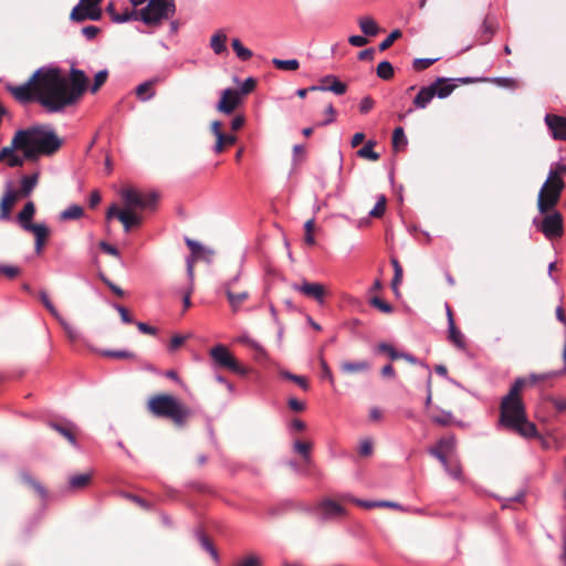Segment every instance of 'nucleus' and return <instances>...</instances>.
I'll return each mask as SVG.
<instances>
[{
    "label": "nucleus",
    "instance_id": "b1692460",
    "mask_svg": "<svg viewBox=\"0 0 566 566\" xmlns=\"http://www.w3.org/2000/svg\"><path fill=\"white\" fill-rule=\"evenodd\" d=\"M159 82V77H154L139 84L135 90L136 96L143 102L149 101L155 96V91L153 90V86Z\"/></svg>",
    "mask_w": 566,
    "mask_h": 566
},
{
    "label": "nucleus",
    "instance_id": "e433bc0d",
    "mask_svg": "<svg viewBox=\"0 0 566 566\" xmlns=\"http://www.w3.org/2000/svg\"><path fill=\"white\" fill-rule=\"evenodd\" d=\"M376 145L375 140H368L358 151L357 156L360 158L369 159L376 161L379 159L380 155L374 151V147Z\"/></svg>",
    "mask_w": 566,
    "mask_h": 566
},
{
    "label": "nucleus",
    "instance_id": "49530a36",
    "mask_svg": "<svg viewBox=\"0 0 566 566\" xmlns=\"http://www.w3.org/2000/svg\"><path fill=\"white\" fill-rule=\"evenodd\" d=\"M318 360H319V365H321V369H322V378L327 379L333 385L334 377H333L332 370H331L327 361L324 358V349L323 348H321V350L318 353Z\"/></svg>",
    "mask_w": 566,
    "mask_h": 566
},
{
    "label": "nucleus",
    "instance_id": "423d86ee",
    "mask_svg": "<svg viewBox=\"0 0 566 566\" xmlns=\"http://www.w3.org/2000/svg\"><path fill=\"white\" fill-rule=\"evenodd\" d=\"M565 182L562 178H555V172L548 174L537 197V209L545 214L554 209L560 200Z\"/></svg>",
    "mask_w": 566,
    "mask_h": 566
},
{
    "label": "nucleus",
    "instance_id": "0e129e2a",
    "mask_svg": "<svg viewBox=\"0 0 566 566\" xmlns=\"http://www.w3.org/2000/svg\"><path fill=\"white\" fill-rule=\"evenodd\" d=\"M24 160H27V158H24V155L19 156L15 154V150H12L11 155H9L7 158V165L11 168L22 167Z\"/></svg>",
    "mask_w": 566,
    "mask_h": 566
},
{
    "label": "nucleus",
    "instance_id": "39448f33",
    "mask_svg": "<svg viewBox=\"0 0 566 566\" xmlns=\"http://www.w3.org/2000/svg\"><path fill=\"white\" fill-rule=\"evenodd\" d=\"M147 409L154 417L169 419L177 427H185L192 416L188 406L169 394L153 396L147 402Z\"/></svg>",
    "mask_w": 566,
    "mask_h": 566
},
{
    "label": "nucleus",
    "instance_id": "9b49d317",
    "mask_svg": "<svg viewBox=\"0 0 566 566\" xmlns=\"http://www.w3.org/2000/svg\"><path fill=\"white\" fill-rule=\"evenodd\" d=\"M102 15L99 2L78 3L72 9L70 19L74 22H84L85 20L99 21Z\"/></svg>",
    "mask_w": 566,
    "mask_h": 566
},
{
    "label": "nucleus",
    "instance_id": "f257e3e1",
    "mask_svg": "<svg viewBox=\"0 0 566 566\" xmlns=\"http://www.w3.org/2000/svg\"><path fill=\"white\" fill-rule=\"evenodd\" d=\"M4 90L21 105L36 102L49 113H60L82 98L88 90V77L74 66L65 77L60 67L45 65L22 84L4 83Z\"/></svg>",
    "mask_w": 566,
    "mask_h": 566
},
{
    "label": "nucleus",
    "instance_id": "bf43d9fd",
    "mask_svg": "<svg viewBox=\"0 0 566 566\" xmlns=\"http://www.w3.org/2000/svg\"><path fill=\"white\" fill-rule=\"evenodd\" d=\"M438 59H415L412 62V67L415 71H423L430 67Z\"/></svg>",
    "mask_w": 566,
    "mask_h": 566
},
{
    "label": "nucleus",
    "instance_id": "aec40b11",
    "mask_svg": "<svg viewBox=\"0 0 566 566\" xmlns=\"http://www.w3.org/2000/svg\"><path fill=\"white\" fill-rule=\"evenodd\" d=\"M237 280L238 277H234L233 280L224 284V293L233 312L239 311L243 302H245L249 297V293L245 291L240 293H235L232 291V283L235 282Z\"/></svg>",
    "mask_w": 566,
    "mask_h": 566
},
{
    "label": "nucleus",
    "instance_id": "79ce46f5",
    "mask_svg": "<svg viewBox=\"0 0 566 566\" xmlns=\"http://www.w3.org/2000/svg\"><path fill=\"white\" fill-rule=\"evenodd\" d=\"M231 45H232V49L235 52L237 56L240 60L248 61L249 59L252 57V55H253L252 51L244 48L239 39H233Z\"/></svg>",
    "mask_w": 566,
    "mask_h": 566
},
{
    "label": "nucleus",
    "instance_id": "cd10ccee",
    "mask_svg": "<svg viewBox=\"0 0 566 566\" xmlns=\"http://www.w3.org/2000/svg\"><path fill=\"white\" fill-rule=\"evenodd\" d=\"M39 180V172H34L31 176H24L21 179V188L18 191V196L28 197L35 188Z\"/></svg>",
    "mask_w": 566,
    "mask_h": 566
},
{
    "label": "nucleus",
    "instance_id": "052dcab7",
    "mask_svg": "<svg viewBox=\"0 0 566 566\" xmlns=\"http://www.w3.org/2000/svg\"><path fill=\"white\" fill-rule=\"evenodd\" d=\"M12 150H20V145L18 143V139L15 138V135L13 136L11 140V145L3 147L0 150V161L7 160L8 156L11 155Z\"/></svg>",
    "mask_w": 566,
    "mask_h": 566
},
{
    "label": "nucleus",
    "instance_id": "69168bd1",
    "mask_svg": "<svg viewBox=\"0 0 566 566\" xmlns=\"http://www.w3.org/2000/svg\"><path fill=\"white\" fill-rule=\"evenodd\" d=\"M256 85V81L253 77H248L240 86V96L251 93Z\"/></svg>",
    "mask_w": 566,
    "mask_h": 566
},
{
    "label": "nucleus",
    "instance_id": "9d476101",
    "mask_svg": "<svg viewBox=\"0 0 566 566\" xmlns=\"http://www.w3.org/2000/svg\"><path fill=\"white\" fill-rule=\"evenodd\" d=\"M305 511L312 513L322 522L336 518L346 513V510L340 504L331 499H324L317 505L306 507Z\"/></svg>",
    "mask_w": 566,
    "mask_h": 566
},
{
    "label": "nucleus",
    "instance_id": "c85d7f7f",
    "mask_svg": "<svg viewBox=\"0 0 566 566\" xmlns=\"http://www.w3.org/2000/svg\"><path fill=\"white\" fill-rule=\"evenodd\" d=\"M359 28L366 36H375L379 32V27L371 17H361L358 20Z\"/></svg>",
    "mask_w": 566,
    "mask_h": 566
},
{
    "label": "nucleus",
    "instance_id": "a19ab883",
    "mask_svg": "<svg viewBox=\"0 0 566 566\" xmlns=\"http://www.w3.org/2000/svg\"><path fill=\"white\" fill-rule=\"evenodd\" d=\"M272 64L282 71H296L300 67V62L296 59L291 60H281V59H273Z\"/></svg>",
    "mask_w": 566,
    "mask_h": 566
},
{
    "label": "nucleus",
    "instance_id": "f03ea898",
    "mask_svg": "<svg viewBox=\"0 0 566 566\" xmlns=\"http://www.w3.org/2000/svg\"><path fill=\"white\" fill-rule=\"evenodd\" d=\"M539 379H546V375L532 374L528 379L516 378L500 403V424L524 438H536L538 432L535 423L527 419L521 392L526 384L534 385Z\"/></svg>",
    "mask_w": 566,
    "mask_h": 566
},
{
    "label": "nucleus",
    "instance_id": "ddd939ff",
    "mask_svg": "<svg viewBox=\"0 0 566 566\" xmlns=\"http://www.w3.org/2000/svg\"><path fill=\"white\" fill-rule=\"evenodd\" d=\"M292 289L315 300L319 305H323L325 302L326 289L322 283L303 281L301 284L294 283Z\"/></svg>",
    "mask_w": 566,
    "mask_h": 566
},
{
    "label": "nucleus",
    "instance_id": "5fc2aeb1",
    "mask_svg": "<svg viewBox=\"0 0 566 566\" xmlns=\"http://www.w3.org/2000/svg\"><path fill=\"white\" fill-rule=\"evenodd\" d=\"M401 35H402V33L398 29L390 32V34L384 41L380 42L379 51H386L387 49H389L394 44V42L397 39H399Z\"/></svg>",
    "mask_w": 566,
    "mask_h": 566
},
{
    "label": "nucleus",
    "instance_id": "f3484780",
    "mask_svg": "<svg viewBox=\"0 0 566 566\" xmlns=\"http://www.w3.org/2000/svg\"><path fill=\"white\" fill-rule=\"evenodd\" d=\"M460 83L462 84H472L478 82H492L499 86L507 87V88H516L518 86V83L513 77H493V78H485V77H459Z\"/></svg>",
    "mask_w": 566,
    "mask_h": 566
},
{
    "label": "nucleus",
    "instance_id": "4be33fe9",
    "mask_svg": "<svg viewBox=\"0 0 566 566\" xmlns=\"http://www.w3.org/2000/svg\"><path fill=\"white\" fill-rule=\"evenodd\" d=\"M434 97V86L428 85L419 90L413 98V106L416 108H426Z\"/></svg>",
    "mask_w": 566,
    "mask_h": 566
},
{
    "label": "nucleus",
    "instance_id": "e2e57ef3",
    "mask_svg": "<svg viewBox=\"0 0 566 566\" xmlns=\"http://www.w3.org/2000/svg\"><path fill=\"white\" fill-rule=\"evenodd\" d=\"M0 273L9 279H14L21 273V270L14 265L0 264Z\"/></svg>",
    "mask_w": 566,
    "mask_h": 566
},
{
    "label": "nucleus",
    "instance_id": "72a5a7b5",
    "mask_svg": "<svg viewBox=\"0 0 566 566\" xmlns=\"http://www.w3.org/2000/svg\"><path fill=\"white\" fill-rule=\"evenodd\" d=\"M430 419L433 423L441 427H448L455 423L452 412L446 410H440L438 413H432Z\"/></svg>",
    "mask_w": 566,
    "mask_h": 566
},
{
    "label": "nucleus",
    "instance_id": "c03bdc74",
    "mask_svg": "<svg viewBox=\"0 0 566 566\" xmlns=\"http://www.w3.org/2000/svg\"><path fill=\"white\" fill-rule=\"evenodd\" d=\"M280 375L284 379H287V380H291V381L297 384L305 391L308 390V388H310L308 381L304 376H298V375L292 374L287 370L281 371Z\"/></svg>",
    "mask_w": 566,
    "mask_h": 566
},
{
    "label": "nucleus",
    "instance_id": "09e8293b",
    "mask_svg": "<svg viewBox=\"0 0 566 566\" xmlns=\"http://www.w3.org/2000/svg\"><path fill=\"white\" fill-rule=\"evenodd\" d=\"M235 566H263V560L256 554H248Z\"/></svg>",
    "mask_w": 566,
    "mask_h": 566
},
{
    "label": "nucleus",
    "instance_id": "680f3d73",
    "mask_svg": "<svg viewBox=\"0 0 566 566\" xmlns=\"http://www.w3.org/2000/svg\"><path fill=\"white\" fill-rule=\"evenodd\" d=\"M192 292H193L192 283L188 284L187 287L180 290V294L182 295L184 311L188 310L191 306Z\"/></svg>",
    "mask_w": 566,
    "mask_h": 566
},
{
    "label": "nucleus",
    "instance_id": "338daca9",
    "mask_svg": "<svg viewBox=\"0 0 566 566\" xmlns=\"http://www.w3.org/2000/svg\"><path fill=\"white\" fill-rule=\"evenodd\" d=\"M98 247H99V249H101L103 252H105V253H107V254H109V255H113V256L119 258V251H118V249H117L116 247H114V245L109 244L108 242H106V241H101V242L98 243Z\"/></svg>",
    "mask_w": 566,
    "mask_h": 566
},
{
    "label": "nucleus",
    "instance_id": "774afa93",
    "mask_svg": "<svg viewBox=\"0 0 566 566\" xmlns=\"http://www.w3.org/2000/svg\"><path fill=\"white\" fill-rule=\"evenodd\" d=\"M101 29L98 27H95V25H86L82 29V34L87 39V40H93L96 38V35L99 33Z\"/></svg>",
    "mask_w": 566,
    "mask_h": 566
},
{
    "label": "nucleus",
    "instance_id": "7ed1b4c3",
    "mask_svg": "<svg viewBox=\"0 0 566 566\" xmlns=\"http://www.w3.org/2000/svg\"><path fill=\"white\" fill-rule=\"evenodd\" d=\"M15 138L24 158L29 161H36L41 156H52L62 146V139L56 133L44 125H34L15 132Z\"/></svg>",
    "mask_w": 566,
    "mask_h": 566
},
{
    "label": "nucleus",
    "instance_id": "ea45409f",
    "mask_svg": "<svg viewBox=\"0 0 566 566\" xmlns=\"http://www.w3.org/2000/svg\"><path fill=\"white\" fill-rule=\"evenodd\" d=\"M377 76L381 80L388 81L394 77V66L388 61H381L376 69Z\"/></svg>",
    "mask_w": 566,
    "mask_h": 566
},
{
    "label": "nucleus",
    "instance_id": "4d7b16f0",
    "mask_svg": "<svg viewBox=\"0 0 566 566\" xmlns=\"http://www.w3.org/2000/svg\"><path fill=\"white\" fill-rule=\"evenodd\" d=\"M103 356L116 359H132L135 357L134 353L128 350H104Z\"/></svg>",
    "mask_w": 566,
    "mask_h": 566
},
{
    "label": "nucleus",
    "instance_id": "393cba45",
    "mask_svg": "<svg viewBox=\"0 0 566 566\" xmlns=\"http://www.w3.org/2000/svg\"><path fill=\"white\" fill-rule=\"evenodd\" d=\"M35 214V205L32 201H28L23 209L18 213L17 221L20 227L24 230L25 227L33 224L32 219Z\"/></svg>",
    "mask_w": 566,
    "mask_h": 566
},
{
    "label": "nucleus",
    "instance_id": "6e6d98bb",
    "mask_svg": "<svg viewBox=\"0 0 566 566\" xmlns=\"http://www.w3.org/2000/svg\"><path fill=\"white\" fill-rule=\"evenodd\" d=\"M378 350L387 354L392 360L399 359L400 356H402V352H398L397 349L394 348V346L387 343H380L378 345Z\"/></svg>",
    "mask_w": 566,
    "mask_h": 566
},
{
    "label": "nucleus",
    "instance_id": "20e7f679",
    "mask_svg": "<svg viewBox=\"0 0 566 566\" xmlns=\"http://www.w3.org/2000/svg\"><path fill=\"white\" fill-rule=\"evenodd\" d=\"M126 210L117 214V219L123 223L126 232L132 227H139L143 222L142 216L132 211L139 208L144 210H155L159 200V195L155 191L142 193L133 188H125L120 191Z\"/></svg>",
    "mask_w": 566,
    "mask_h": 566
},
{
    "label": "nucleus",
    "instance_id": "a878e982",
    "mask_svg": "<svg viewBox=\"0 0 566 566\" xmlns=\"http://www.w3.org/2000/svg\"><path fill=\"white\" fill-rule=\"evenodd\" d=\"M21 480L23 483L32 488L42 500H45L48 497L46 489L39 481H36L29 472H21Z\"/></svg>",
    "mask_w": 566,
    "mask_h": 566
},
{
    "label": "nucleus",
    "instance_id": "0eeeda50",
    "mask_svg": "<svg viewBox=\"0 0 566 566\" xmlns=\"http://www.w3.org/2000/svg\"><path fill=\"white\" fill-rule=\"evenodd\" d=\"M176 13L175 0H148L142 9L143 22L148 27H159Z\"/></svg>",
    "mask_w": 566,
    "mask_h": 566
},
{
    "label": "nucleus",
    "instance_id": "4c0bfd02",
    "mask_svg": "<svg viewBox=\"0 0 566 566\" xmlns=\"http://www.w3.org/2000/svg\"><path fill=\"white\" fill-rule=\"evenodd\" d=\"M293 450H294V452L300 454L306 463L311 462L312 443L296 440L293 443Z\"/></svg>",
    "mask_w": 566,
    "mask_h": 566
},
{
    "label": "nucleus",
    "instance_id": "2eb2a0df",
    "mask_svg": "<svg viewBox=\"0 0 566 566\" xmlns=\"http://www.w3.org/2000/svg\"><path fill=\"white\" fill-rule=\"evenodd\" d=\"M48 426L64 437L72 446L77 447V440L74 434L75 424L66 419L61 421H49Z\"/></svg>",
    "mask_w": 566,
    "mask_h": 566
},
{
    "label": "nucleus",
    "instance_id": "dca6fc26",
    "mask_svg": "<svg viewBox=\"0 0 566 566\" xmlns=\"http://www.w3.org/2000/svg\"><path fill=\"white\" fill-rule=\"evenodd\" d=\"M18 198V191L11 188V184H7V190L0 201V220H9L11 209Z\"/></svg>",
    "mask_w": 566,
    "mask_h": 566
},
{
    "label": "nucleus",
    "instance_id": "5701e85b",
    "mask_svg": "<svg viewBox=\"0 0 566 566\" xmlns=\"http://www.w3.org/2000/svg\"><path fill=\"white\" fill-rule=\"evenodd\" d=\"M340 371L345 375H353L359 373H367L370 369V364L367 360L349 361L345 360L339 366Z\"/></svg>",
    "mask_w": 566,
    "mask_h": 566
},
{
    "label": "nucleus",
    "instance_id": "37998d69",
    "mask_svg": "<svg viewBox=\"0 0 566 566\" xmlns=\"http://www.w3.org/2000/svg\"><path fill=\"white\" fill-rule=\"evenodd\" d=\"M107 78H108V71L106 69L98 71L94 76V82H93L92 86H88L90 92L92 94H95L105 84Z\"/></svg>",
    "mask_w": 566,
    "mask_h": 566
},
{
    "label": "nucleus",
    "instance_id": "6e6552de",
    "mask_svg": "<svg viewBox=\"0 0 566 566\" xmlns=\"http://www.w3.org/2000/svg\"><path fill=\"white\" fill-rule=\"evenodd\" d=\"M209 354L216 368H224L241 376L247 374V369L240 365L224 345H216Z\"/></svg>",
    "mask_w": 566,
    "mask_h": 566
},
{
    "label": "nucleus",
    "instance_id": "f704fd0d",
    "mask_svg": "<svg viewBox=\"0 0 566 566\" xmlns=\"http://www.w3.org/2000/svg\"><path fill=\"white\" fill-rule=\"evenodd\" d=\"M408 144L405 130L402 127H396L392 133V148L396 151L403 150Z\"/></svg>",
    "mask_w": 566,
    "mask_h": 566
},
{
    "label": "nucleus",
    "instance_id": "6ab92c4d",
    "mask_svg": "<svg viewBox=\"0 0 566 566\" xmlns=\"http://www.w3.org/2000/svg\"><path fill=\"white\" fill-rule=\"evenodd\" d=\"M24 231L32 232L35 237V252L40 254L43 250L44 243L50 235V229L44 223H33L25 227Z\"/></svg>",
    "mask_w": 566,
    "mask_h": 566
},
{
    "label": "nucleus",
    "instance_id": "3c124183",
    "mask_svg": "<svg viewBox=\"0 0 566 566\" xmlns=\"http://www.w3.org/2000/svg\"><path fill=\"white\" fill-rule=\"evenodd\" d=\"M369 303L371 306L378 308L382 313L389 314V313L394 312L392 305H390L389 303H387L386 301H384L382 298H380L378 296L371 297Z\"/></svg>",
    "mask_w": 566,
    "mask_h": 566
},
{
    "label": "nucleus",
    "instance_id": "f8f14e48",
    "mask_svg": "<svg viewBox=\"0 0 566 566\" xmlns=\"http://www.w3.org/2000/svg\"><path fill=\"white\" fill-rule=\"evenodd\" d=\"M240 92L234 88H226L221 92L220 101L217 104V111L227 115L232 114L241 104Z\"/></svg>",
    "mask_w": 566,
    "mask_h": 566
},
{
    "label": "nucleus",
    "instance_id": "c9c22d12",
    "mask_svg": "<svg viewBox=\"0 0 566 566\" xmlns=\"http://www.w3.org/2000/svg\"><path fill=\"white\" fill-rule=\"evenodd\" d=\"M92 480L91 473L76 474L70 478L69 486L72 490H78L87 486Z\"/></svg>",
    "mask_w": 566,
    "mask_h": 566
},
{
    "label": "nucleus",
    "instance_id": "864d4df0",
    "mask_svg": "<svg viewBox=\"0 0 566 566\" xmlns=\"http://www.w3.org/2000/svg\"><path fill=\"white\" fill-rule=\"evenodd\" d=\"M437 446L444 452V453H448V452H452L455 448V437L454 436H449V437H443L441 438L438 442H437Z\"/></svg>",
    "mask_w": 566,
    "mask_h": 566
},
{
    "label": "nucleus",
    "instance_id": "4468645a",
    "mask_svg": "<svg viewBox=\"0 0 566 566\" xmlns=\"http://www.w3.org/2000/svg\"><path fill=\"white\" fill-rule=\"evenodd\" d=\"M544 120L554 139L566 142V117L556 114H546Z\"/></svg>",
    "mask_w": 566,
    "mask_h": 566
},
{
    "label": "nucleus",
    "instance_id": "473e14b6",
    "mask_svg": "<svg viewBox=\"0 0 566 566\" xmlns=\"http://www.w3.org/2000/svg\"><path fill=\"white\" fill-rule=\"evenodd\" d=\"M226 42L227 35L222 32H217L211 36L210 46L216 54L220 55L227 52Z\"/></svg>",
    "mask_w": 566,
    "mask_h": 566
},
{
    "label": "nucleus",
    "instance_id": "58836bf2",
    "mask_svg": "<svg viewBox=\"0 0 566 566\" xmlns=\"http://www.w3.org/2000/svg\"><path fill=\"white\" fill-rule=\"evenodd\" d=\"M84 209L78 205H72L60 213L61 220H76L83 217Z\"/></svg>",
    "mask_w": 566,
    "mask_h": 566
},
{
    "label": "nucleus",
    "instance_id": "c756f323",
    "mask_svg": "<svg viewBox=\"0 0 566 566\" xmlns=\"http://www.w3.org/2000/svg\"><path fill=\"white\" fill-rule=\"evenodd\" d=\"M448 338L455 347L460 349H464L467 346L464 335L455 326L454 322H451V326L448 327Z\"/></svg>",
    "mask_w": 566,
    "mask_h": 566
},
{
    "label": "nucleus",
    "instance_id": "603ef678",
    "mask_svg": "<svg viewBox=\"0 0 566 566\" xmlns=\"http://www.w3.org/2000/svg\"><path fill=\"white\" fill-rule=\"evenodd\" d=\"M56 321L61 324L65 334L71 340L74 342L80 337L78 331L74 326L69 324L62 316H60V318H56Z\"/></svg>",
    "mask_w": 566,
    "mask_h": 566
},
{
    "label": "nucleus",
    "instance_id": "8fccbe9b",
    "mask_svg": "<svg viewBox=\"0 0 566 566\" xmlns=\"http://www.w3.org/2000/svg\"><path fill=\"white\" fill-rule=\"evenodd\" d=\"M386 197L384 195L379 196L375 207L369 211V216L373 218L382 217L386 210Z\"/></svg>",
    "mask_w": 566,
    "mask_h": 566
},
{
    "label": "nucleus",
    "instance_id": "1a4fd4ad",
    "mask_svg": "<svg viewBox=\"0 0 566 566\" xmlns=\"http://www.w3.org/2000/svg\"><path fill=\"white\" fill-rule=\"evenodd\" d=\"M533 223L547 239H555L563 235L564 220L558 211L545 213V217L541 221L535 218Z\"/></svg>",
    "mask_w": 566,
    "mask_h": 566
},
{
    "label": "nucleus",
    "instance_id": "bb28decb",
    "mask_svg": "<svg viewBox=\"0 0 566 566\" xmlns=\"http://www.w3.org/2000/svg\"><path fill=\"white\" fill-rule=\"evenodd\" d=\"M186 244L191 251V255L189 258H192L193 261L200 258H205V254H208L211 256L213 254V251L210 249L205 248L201 243L186 238Z\"/></svg>",
    "mask_w": 566,
    "mask_h": 566
},
{
    "label": "nucleus",
    "instance_id": "a211bd4d",
    "mask_svg": "<svg viewBox=\"0 0 566 566\" xmlns=\"http://www.w3.org/2000/svg\"><path fill=\"white\" fill-rule=\"evenodd\" d=\"M455 82H460L459 78L438 77L430 85L434 86V96L439 98H447L455 90Z\"/></svg>",
    "mask_w": 566,
    "mask_h": 566
},
{
    "label": "nucleus",
    "instance_id": "de8ad7c7",
    "mask_svg": "<svg viewBox=\"0 0 566 566\" xmlns=\"http://www.w3.org/2000/svg\"><path fill=\"white\" fill-rule=\"evenodd\" d=\"M39 297H40V301L42 302V304L45 306V308L50 312V314L56 319V318H60V313L57 312V310L55 308V306L53 305V303L51 302L48 293L45 291H41L39 293Z\"/></svg>",
    "mask_w": 566,
    "mask_h": 566
},
{
    "label": "nucleus",
    "instance_id": "7c9ffc66",
    "mask_svg": "<svg viewBox=\"0 0 566 566\" xmlns=\"http://www.w3.org/2000/svg\"><path fill=\"white\" fill-rule=\"evenodd\" d=\"M197 538L200 543V546L210 554V556L213 558L214 562L219 560V554L216 549L214 545L210 541V538L201 531H197Z\"/></svg>",
    "mask_w": 566,
    "mask_h": 566
},
{
    "label": "nucleus",
    "instance_id": "2f4dec72",
    "mask_svg": "<svg viewBox=\"0 0 566 566\" xmlns=\"http://www.w3.org/2000/svg\"><path fill=\"white\" fill-rule=\"evenodd\" d=\"M494 34V24L490 21V19L486 17L481 25L480 34L478 38V41L480 44H486L491 41L492 36Z\"/></svg>",
    "mask_w": 566,
    "mask_h": 566
},
{
    "label": "nucleus",
    "instance_id": "13d9d810",
    "mask_svg": "<svg viewBox=\"0 0 566 566\" xmlns=\"http://www.w3.org/2000/svg\"><path fill=\"white\" fill-rule=\"evenodd\" d=\"M429 454L439 460V462L444 467V469H448V459L446 457V453L436 444L428 450Z\"/></svg>",
    "mask_w": 566,
    "mask_h": 566
},
{
    "label": "nucleus",
    "instance_id": "a18cd8bd",
    "mask_svg": "<svg viewBox=\"0 0 566 566\" xmlns=\"http://www.w3.org/2000/svg\"><path fill=\"white\" fill-rule=\"evenodd\" d=\"M119 494L124 499H126L128 501H132L133 503L137 504L139 507H142V509H144L146 511L153 510V504L151 503H149L148 501L144 500L143 497H140V496H138L136 494L128 493V492H120Z\"/></svg>",
    "mask_w": 566,
    "mask_h": 566
},
{
    "label": "nucleus",
    "instance_id": "412c9836",
    "mask_svg": "<svg viewBox=\"0 0 566 566\" xmlns=\"http://www.w3.org/2000/svg\"><path fill=\"white\" fill-rule=\"evenodd\" d=\"M322 83H329L328 86H310L311 91H329L336 95H343L347 91L346 84L340 82L335 75H325L321 78Z\"/></svg>",
    "mask_w": 566,
    "mask_h": 566
}]
</instances>
